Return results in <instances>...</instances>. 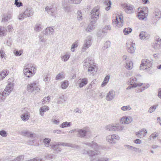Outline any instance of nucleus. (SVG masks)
Listing matches in <instances>:
<instances>
[{
  "mask_svg": "<svg viewBox=\"0 0 161 161\" xmlns=\"http://www.w3.org/2000/svg\"><path fill=\"white\" fill-rule=\"evenodd\" d=\"M84 144L94 149V150H86L84 149L82 151V154L84 155L87 154L89 157L90 160L91 159H93L94 156L101 154V152L99 150L101 149L102 147L94 141L90 142H85L84 143Z\"/></svg>",
  "mask_w": 161,
  "mask_h": 161,
  "instance_id": "nucleus-1",
  "label": "nucleus"
},
{
  "mask_svg": "<svg viewBox=\"0 0 161 161\" xmlns=\"http://www.w3.org/2000/svg\"><path fill=\"white\" fill-rule=\"evenodd\" d=\"M83 66L86 67L89 74L94 75L97 70L96 64L92 61H85L83 63Z\"/></svg>",
  "mask_w": 161,
  "mask_h": 161,
  "instance_id": "nucleus-2",
  "label": "nucleus"
},
{
  "mask_svg": "<svg viewBox=\"0 0 161 161\" xmlns=\"http://www.w3.org/2000/svg\"><path fill=\"white\" fill-rule=\"evenodd\" d=\"M99 8L98 7H94L91 12L90 14V22L92 24H95L99 19Z\"/></svg>",
  "mask_w": 161,
  "mask_h": 161,
  "instance_id": "nucleus-3",
  "label": "nucleus"
},
{
  "mask_svg": "<svg viewBox=\"0 0 161 161\" xmlns=\"http://www.w3.org/2000/svg\"><path fill=\"white\" fill-rule=\"evenodd\" d=\"M34 13L33 9L31 7H27L24 12L20 14L18 16V19L20 20H21L23 19L24 18H27L32 16Z\"/></svg>",
  "mask_w": 161,
  "mask_h": 161,
  "instance_id": "nucleus-4",
  "label": "nucleus"
},
{
  "mask_svg": "<svg viewBox=\"0 0 161 161\" xmlns=\"http://www.w3.org/2000/svg\"><path fill=\"white\" fill-rule=\"evenodd\" d=\"M13 86L11 83L8 84L2 93H0V102L3 101L5 97L9 95L13 90Z\"/></svg>",
  "mask_w": 161,
  "mask_h": 161,
  "instance_id": "nucleus-5",
  "label": "nucleus"
},
{
  "mask_svg": "<svg viewBox=\"0 0 161 161\" xmlns=\"http://www.w3.org/2000/svg\"><path fill=\"white\" fill-rule=\"evenodd\" d=\"M38 86V84L36 81L27 85V91L29 92H33L35 93L39 92L40 91V89Z\"/></svg>",
  "mask_w": 161,
  "mask_h": 161,
  "instance_id": "nucleus-6",
  "label": "nucleus"
},
{
  "mask_svg": "<svg viewBox=\"0 0 161 161\" xmlns=\"http://www.w3.org/2000/svg\"><path fill=\"white\" fill-rule=\"evenodd\" d=\"M151 62L147 59L142 60L141 64L140 66L141 70H146L147 71H149L151 68Z\"/></svg>",
  "mask_w": 161,
  "mask_h": 161,
  "instance_id": "nucleus-7",
  "label": "nucleus"
},
{
  "mask_svg": "<svg viewBox=\"0 0 161 161\" xmlns=\"http://www.w3.org/2000/svg\"><path fill=\"white\" fill-rule=\"evenodd\" d=\"M25 66L23 69V72L26 77L30 78L35 73V67L33 66H31L30 68L26 67Z\"/></svg>",
  "mask_w": 161,
  "mask_h": 161,
  "instance_id": "nucleus-8",
  "label": "nucleus"
},
{
  "mask_svg": "<svg viewBox=\"0 0 161 161\" xmlns=\"http://www.w3.org/2000/svg\"><path fill=\"white\" fill-rule=\"evenodd\" d=\"M126 13L128 14H131L134 13L135 10L134 6L130 4L125 3L122 5Z\"/></svg>",
  "mask_w": 161,
  "mask_h": 161,
  "instance_id": "nucleus-9",
  "label": "nucleus"
},
{
  "mask_svg": "<svg viewBox=\"0 0 161 161\" xmlns=\"http://www.w3.org/2000/svg\"><path fill=\"white\" fill-rule=\"evenodd\" d=\"M120 21H119L118 19V18L117 16L115 17V19H114V20H113V23L114 25H115L117 27L120 28L123 25V17L120 16L119 17Z\"/></svg>",
  "mask_w": 161,
  "mask_h": 161,
  "instance_id": "nucleus-10",
  "label": "nucleus"
},
{
  "mask_svg": "<svg viewBox=\"0 0 161 161\" xmlns=\"http://www.w3.org/2000/svg\"><path fill=\"white\" fill-rule=\"evenodd\" d=\"M130 82L129 83V85L131 86H133L134 88L138 86H140L143 85V83H137V79L135 77H132L130 79Z\"/></svg>",
  "mask_w": 161,
  "mask_h": 161,
  "instance_id": "nucleus-11",
  "label": "nucleus"
},
{
  "mask_svg": "<svg viewBox=\"0 0 161 161\" xmlns=\"http://www.w3.org/2000/svg\"><path fill=\"white\" fill-rule=\"evenodd\" d=\"M88 130H85L83 129H77V132L78 133L77 136L78 137L81 138H84L86 136V134L89 132Z\"/></svg>",
  "mask_w": 161,
  "mask_h": 161,
  "instance_id": "nucleus-12",
  "label": "nucleus"
},
{
  "mask_svg": "<svg viewBox=\"0 0 161 161\" xmlns=\"http://www.w3.org/2000/svg\"><path fill=\"white\" fill-rule=\"evenodd\" d=\"M91 40L92 38L90 36H88L87 37L85 41L83 47H82L83 51L85 50L90 47L92 43Z\"/></svg>",
  "mask_w": 161,
  "mask_h": 161,
  "instance_id": "nucleus-13",
  "label": "nucleus"
},
{
  "mask_svg": "<svg viewBox=\"0 0 161 161\" xmlns=\"http://www.w3.org/2000/svg\"><path fill=\"white\" fill-rule=\"evenodd\" d=\"M45 10L52 16L55 17V15L56 12V8H53L51 6H47L45 8Z\"/></svg>",
  "mask_w": 161,
  "mask_h": 161,
  "instance_id": "nucleus-14",
  "label": "nucleus"
},
{
  "mask_svg": "<svg viewBox=\"0 0 161 161\" xmlns=\"http://www.w3.org/2000/svg\"><path fill=\"white\" fill-rule=\"evenodd\" d=\"M132 120V118L130 116H125L122 118L120 122L122 124H128L131 123Z\"/></svg>",
  "mask_w": 161,
  "mask_h": 161,
  "instance_id": "nucleus-15",
  "label": "nucleus"
},
{
  "mask_svg": "<svg viewBox=\"0 0 161 161\" xmlns=\"http://www.w3.org/2000/svg\"><path fill=\"white\" fill-rule=\"evenodd\" d=\"M24 109L25 111L21 115L20 117L22 120L26 121L29 119L30 116V114L27 111H26L25 108H24Z\"/></svg>",
  "mask_w": 161,
  "mask_h": 161,
  "instance_id": "nucleus-16",
  "label": "nucleus"
},
{
  "mask_svg": "<svg viewBox=\"0 0 161 161\" xmlns=\"http://www.w3.org/2000/svg\"><path fill=\"white\" fill-rule=\"evenodd\" d=\"M60 145V142H55L54 144L51 146V148L53 149L55 152L58 153L61 151V149L59 147Z\"/></svg>",
  "mask_w": 161,
  "mask_h": 161,
  "instance_id": "nucleus-17",
  "label": "nucleus"
},
{
  "mask_svg": "<svg viewBox=\"0 0 161 161\" xmlns=\"http://www.w3.org/2000/svg\"><path fill=\"white\" fill-rule=\"evenodd\" d=\"M126 47L128 52L130 53H133L135 51V44L131 43V44H126Z\"/></svg>",
  "mask_w": 161,
  "mask_h": 161,
  "instance_id": "nucleus-18",
  "label": "nucleus"
},
{
  "mask_svg": "<svg viewBox=\"0 0 161 161\" xmlns=\"http://www.w3.org/2000/svg\"><path fill=\"white\" fill-rule=\"evenodd\" d=\"M139 36L141 40H147L149 38L150 36L147 33L144 31H142L139 34Z\"/></svg>",
  "mask_w": 161,
  "mask_h": 161,
  "instance_id": "nucleus-19",
  "label": "nucleus"
},
{
  "mask_svg": "<svg viewBox=\"0 0 161 161\" xmlns=\"http://www.w3.org/2000/svg\"><path fill=\"white\" fill-rule=\"evenodd\" d=\"M79 87L80 88L83 87L84 86L86 85L88 83V80L86 78L80 79L79 80Z\"/></svg>",
  "mask_w": 161,
  "mask_h": 161,
  "instance_id": "nucleus-20",
  "label": "nucleus"
},
{
  "mask_svg": "<svg viewBox=\"0 0 161 161\" xmlns=\"http://www.w3.org/2000/svg\"><path fill=\"white\" fill-rule=\"evenodd\" d=\"M147 133V130L144 129H143L140 130L138 132H136V135L137 137L141 138V136H145Z\"/></svg>",
  "mask_w": 161,
  "mask_h": 161,
  "instance_id": "nucleus-21",
  "label": "nucleus"
},
{
  "mask_svg": "<svg viewBox=\"0 0 161 161\" xmlns=\"http://www.w3.org/2000/svg\"><path fill=\"white\" fill-rule=\"evenodd\" d=\"M114 97V92L113 91H111L108 93L106 97V99L108 101H110Z\"/></svg>",
  "mask_w": 161,
  "mask_h": 161,
  "instance_id": "nucleus-22",
  "label": "nucleus"
},
{
  "mask_svg": "<svg viewBox=\"0 0 161 161\" xmlns=\"http://www.w3.org/2000/svg\"><path fill=\"white\" fill-rule=\"evenodd\" d=\"M8 71L7 69L3 70L0 73V80H3L8 74Z\"/></svg>",
  "mask_w": 161,
  "mask_h": 161,
  "instance_id": "nucleus-23",
  "label": "nucleus"
},
{
  "mask_svg": "<svg viewBox=\"0 0 161 161\" xmlns=\"http://www.w3.org/2000/svg\"><path fill=\"white\" fill-rule=\"evenodd\" d=\"M54 31L53 29L51 27H47L44 31V34L46 35H50L52 34Z\"/></svg>",
  "mask_w": 161,
  "mask_h": 161,
  "instance_id": "nucleus-24",
  "label": "nucleus"
},
{
  "mask_svg": "<svg viewBox=\"0 0 161 161\" xmlns=\"http://www.w3.org/2000/svg\"><path fill=\"white\" fill-rule=\"evenodd\" d=\"M161 47V39L158 38L153 45V48L155 49H159Z\"/></svg>",
  "mask_w": 161,
  "mask_h": 161,
  "instance_id": "nucleus-25",
  "label": "nucleus"
},
{
  "mask_svg": "<svg viewBox=\"0 0 161 161\" xmlns=\"http://www.w3.org/2000/svg\"><path fill=\"white\" fill-rule=\"evenodd\" d=\"M49 110V108L47 106H44L40 108L39 109L40 114L41 116H43L44 114L43 113Z\"/></svg>",
  "mask_w": 161,
  "mask_h": 161,
  "instance_id": "nucleus-26",
  "label": "nucleus"
},
{
  "mask_svg": "<svg viewBox=\"0 0 161 161\" xmlns=\"http://www.w3.org/2000/svg\"><path fill=\"white\" fill-rule=\"evenodd\" d=\"M107 141L109 142L112 144L116 143V141L114 139L113 135H109L107 136L106 137Z\"/></svg>",
  "mask_w": 161,
  "mask_h": 161,
  "instance_id": "nucleus-27",
  "label": "nucleus"
},
{
  "mask_svg": "<svg viewBox=\"0 0 161 161\" xmlns=\"http://www.w3.org/2000/svg\"><path fill=\"white\" fill-rule=\"evenodd\" d=\"M12 15L11 14L8 13L6 15L4 16L2 18V22H6L10 19L12 17Z\"/></svg>",
  "mask_w": 161,
  "mask_h": 161,
  "instance_id": "nucleus-28",
  "label": "nucleus"
},
{
  "mask_svg": "<svg viewBox=\"0 0 161 161\" xmlns=\"http://www.w3.org/2000/svg\"><path fill=\"white\" fill-rule=\"evenodd\" d=\"M145 13L144 11L142 10L138 12L137 14V17L139 19L142 20H143L145 18Z\"/></svg>",
  "mask_w": 161,
  "mask_h": 161,
  "instance_id": "nucleus-29",
  "label": "nucleus"
},
{
  "mask_svg": "<svg viewBox=\"0 0 161 161\" xmlns=\"http://www.w3.org/2000/svg\"><path fill=\"white\" fill-rule=\"evenodd\" d=\"M71 125V122L65 121L61 124L60 125V127L62 128L68 127H70Z\"/></svg>",
  "mask_w": 161,
  "mask_h": 161,
  "instance_id": "nucleus-30",
  "label": "nucleus"
},
{
  "mask_svg": "<svg viewBox=\"0 0 161 161\" xmlns=\"http://www.w3.org/2000/svg\"><path fill=\"white\" fill-rule=\"evenodd\" d=\"M105 5L107 6L105 8L106 11H108L110 9L111 6V2L110 0H105L104 2Z\"/></svg>",
  "mask_w": 161,
  "mask_h": 161,
  "instance_id": "nucleus-31",
  "label": "nucleus"
},
{
  "mask_svg": "<svg viewBox=\"0 0 161 161\" xmlns=\"http://www.w3.org/2000/svg\"><path fill=\"white\" fill-rule=\"evenodd\" d=\"M94 24H92L90 22V24L88 25L87 28L86 29V31L87 32H90L94 28V25H93Z\"/></svg>",
  "mask_w": 161,
  "mask_h": 161,
  "instance_id": "nucleus-32",
  "label": "nucleus"
},
{
  "mask_svg": "<svg viewBox=\"0 0 161 161\" xmlns=\"http://www.w3.org/2000/svg\"><path fill=\"white\" fill-rule=\"evenodd\" d=\"M66 100V98L64 95H62L58 98L57 103L61 104L65 101Z\"/></svg>",
  "mask_w": 161,
  "mask_h": 161,
  "instance_id": "nucleus-33",
  "label": "nucleus"
},
{
  "mask_svg": "<svg viewBox=\"0 0 161 161\" xmlns=\"http://www.w3.org/2000/svg\"><path fill=\"white\" fill-rule=\"evenodd\" d=\"M69 85V81L67 80H64L61 85V87L63 89H65L67 88Z\"/></svg>",
  "mask_w": 161,
  "mask_h": 161,
  "instance_id": "nucleus-34",
  "label": "nucleus"
},
{
  "mask_svg": "<svg viewBox=\"0 0 161 161\" xmlns=\"http://www.w3.org/2000/svg\"><path fill=\"white\" fill-rule=\"evenodd\" d=\"M105 129L106 130H107L110 131H114V125H110L106 126Z\"/></svg>",
  "mask_w": 161,
  "mask_h": 161,
  "instance_id": "nucleus-35",
  "label": "nucleus"
},
{
  "mask_svg": "<svg viewBox=\"0 0 161 161\" xmlns=\"http://www.w3.org/2000/svg\"><path fill=\"white\" fill-rule=\"evenodd\" d=\"M114 131H121L122 130L124 129V127L119 125H117L114 126Z\"/></svg>",
  "mask_w": 161,
  "mask_h": 161,
  "instance_id": "nucleus-36",
  "label": "nucleus"
},
{
  "mask_svg": "<svg viewBox=\"0 0 161 161\" xmlns=\"http://www.w3.org/2000/svg\"><path fill=\"white\" fill-rule=\"evenodd\" d=\"M51 140L50 139L48 138H45L43 139V142L44 143L45 145L47 147L49 146V144L51 142Z\"/></svg>",
  "mask_w": 161,
  "mask_h": 161,
  "instance_id": "nucleus-37",
  "label": "nucleus"
},
{
  "mask_svg": "<svg viewBox=\"0 0 161 161\" xmlns=\"http://www.w3.org/2000/svg\"><path fill=\"white\" fill-rule=\"evenodd\" d=\"M133 63L130 61L126 63L125 68L128 69H130L132 68Z\"/></svg>",
  "mask_w": 161,
  "mask_h": 161,
  "instance_id": "nucleus-38",
  "label": "nucleus"
},
{
  "mask_svg": "<svg viewBox=\"0 0 161 161\" xmlns=\"http://www.w3.org/2000/svg\"><path fill=\"white\" fill-rule=\"evenodd\" d=\"M111 27L109 25H105L103 29V33H106L108 30H111Z\"/></svg>",
  "mask_w": 161,
  "mask_h": 161,
  "instance_id": "nucleus-39",
  "label": "nucleus"
},
{
  "mask_svg": "<svg viewBox=\"0 0 161 161\" xmlns=\"http://www.w3.org/2000/svg\"><path fill=\"white\" fill-rule=\"evenodd\" d=\"M132 31V29L131 28H128L124 29L123 32L125 35H126L130 33Z\"/></svg>",
  "mask_w": 161,
  "mask_h": 161,
  "instance_id": "nucleus-40",
  "label": "nucleus"
},
{
  "mask_svg": "<svg viewBox=\"0 0 161 161\" xmlns=\"http://www.w3.org/2000/svg\"><path fill=\"white\" fill-rule=\"evenodd\" d=\"M161 13L160 11L158 9L155 10L154 12V14L156 17H157L156 19L158 18L159 19L161 17Z\"/></svg>",
  "mask_w": 161,
  "mask_h": 161,
  "instance_id": "nucleus-41",
  "label": "nucleus"
},
{
  "mask_svg": "<svg viewBox=\"0 0 161 161\" xmlns=\"http://www.w3.org/2000/svg\"><path fill=\"white\" fill-rule=\"evenodd\" d=\"M64 75L63 72H61L58 74L56 77L55 80H58L61 79L62 78H64Z\"/></svg>",
  "mask_w": 161,
  "mask_h": 161,
  "instance_id": "nucleus-42",
  "label": "nucleus"
},
{
  "mask_svg": "<svg viewBox=\"0 0 161 161\" xmlns=\"http://www.w3.org/2000/svg\"><path fill=\"white\" fill-rule=\"evenodd\" d=\"M81 1L82 0H68V2L71 3L78 4L80 3Z\"/></svg>",
  "mask_w": 161,
  "mask_h": 161,
  "instance_id": "nucleus-43",
  "label": "nucleus"
},
{
  "mask_svg": "<svg viewBox=\"0 0 161 161\" xmlns=\"http://www.w3.org/2000/svg\"><path fill=\"white\" fill-rule=\"evenodd\" d=\"M41 28V25L39 24H36L34 28V30L36 32H39Z\"/></svg>",
  "mask_w": 161,
  "mask_h": 161,
  "instance_id": "nucleus-44",
  "label": "nucleus"
},
{
  "mask_svg": "<svg viewBox=\"0 0 161 161\" xmlns=\"http://www.w3.org/2000/svg\"><path fill=\"white\" fill-rule=\"evenodd\" d=\"M157 106L156 105H154L151 106L148 110V112L151 113L154 112L156 109Z\"/></svg>",
  "mask_w": 161,
  "mask_h": 161,
  "instance_id": "nucleus-45",
  "label": "nucleus"
},
{
  "mask_svg": "<svg viewBox=\"0 0 161 161\" xmlns=\"http://www.w3.org/2000/svg\"><path fill=\"white\" fill-rule=\"evenodd\" d=\"M121 109L124 111H129L131 109V108L130 106H124L121 107Z\"/></svg>",
  "mask_w": 161,
  "mask_h": 161,
  "instance_id": "nucleus-46",
  "label": "nucleus"
},
{
  "mask_svg": "<svg viewBox=\"0 0 161 161\" xmlns=\"http://www.w3.org/2000/svg\"><path fill=\"white\" fill-rule=\"evenodd\" d=\"M78 46V43L77 42H75L72 45L71 50L72 52H74L75 51V48Z\"/></svg>",
  "mask_w": 161,
  "mask_h": 161,
  "instance_id": "nucleus-47",
  "label": "nucleus"
},
{
  "mask_svg": "<svg viewBox=\"0 0 161 161\" xmlns=\"http://www.w3.org/2000/svg\"><path fill=\"white\" fill-rule=\"evenodd\" d=\"M158 136V133H154L151 135L149 136V139L151 140L152 138L155 139L156 137H157Z\"/></svg>",
  "mask_w": 161,
  "mask_h": 161,
  "instance_id": "nucleus-48",
  "label": "nucleus"
},
{
  "mask_svg": "<svg viewBox=\"0 0 161 161\" xmlns=\"http://www.w3.org/2000/svg\"><path fill=\"white\" fill-rule=\"evenodd\" d=\"M14 4L17 7H20L23 6V3L21 2H18V0H15L14 2Z\"/></svg>",
  "mask_w": 161,
  "mask_h": 161,
  "instance_id": "nucleus-49",
  "label": "nucleus"
},
{
  "mask_svg": "<svg viewBox=\"0 0 161 161\" xmlns=\"http://www.w3.org/2000/svg\"><path fill=\"white\" fill-rule=\"evenodd\" d=\"M143 86L140 89V92H142L146 89H147L149 86V85L148 84H143Z\"/></svg>",
  "mask_w": 161,
  "mask_h": 161,
  "instance_id": "nucleus-50",
  "label": "nucleus"
},
{
  "mask_svg": "<svg viewBox=\"0 0 161 161\" xmlns=\"http://www.w3.org/2000/svg\"><path fill=\"white\" fill-rule=\"evenodd\" d=\"M14 53L16 56H20L22 54V51H18L16 50H15L14 51Z\"/></svg>",
  "mask_w": 161,
  "mask_h": 161,
  "instance_id": "nucleus-51",
  "label": "nucleus"
},
{
  "mask_svg": "<svg viewBox=\"0 0 161 161\" xmlns=\"http://www.w3.org/2000/svg\"><path fill=\"white\" fill-rule=\"evenodd\" d=\"M70 57V55L69 54L65 55L63 56L62 57V60L64 62L67 61Z\"/></svg>",
  "mask_w": 161,
  "mask_h": 161,
  "instance_id": "nucleus-52",
  "label": "nucleus"
},
{
  "mask_svg": "<svg viewBox=\"0 0 161 161\" xmlns=\"http://www.w3.org/2000/svg\"><path fill=\"white\" fill-rule=\"evenodd\" d=\"M77 18L79 20L82 19V12L80 10H79L77 12Z\"/></svg>",
  "mask_w": 161,
  "mask_h": 161,
  "instance_id": "nucleus-53",
  "label": "nucleus"
},
{
  "mask_svg": "<svg viewBox=\"0 0 161 161\" xmlns=\"http://www.w3.org/2000/svg\"><path fill=\"white\" fill-rule=\"evenodd\" d=\"M0 135L1 136L5 137L7 136V133L6 131L3 130L0 131Z\"/></svg>",
  "mask_w": 161,
  "mask_h": 161,
  "instance_id": "nucleus-54",
  "label": "nucleus"
},
{
  "mask_svg": "<svg viewBox=\"0 0 161 161\" xmlns=\"http://www.w3.org/2000/svg\"><path fill=\"white\" fill-rule=\"evenodd\" d=\"M5 29L4 27L0 26V35L3 36L5 33Z\"/></svg>",
  "mask_w": 161,
  "mask_h": 161,
  "instance_id": "nucleus-55",
  "label": "nucleus"
},
{
  "mask_svg": "<svg viewBox=\"0 0 161 161\" xmlns=\"http://www.w3.org/2000/svg\"><path fill=\"white\" fill-rule=\"evenodd\" d=\"M110 46V42L109 41H107L105 43L104 45V48L106 49L108 47H109Z\"/></svg>",
  "mask_w": 161,
  "mask_h": 161,
  "instance_id": "nucleus-56",
  "label": "nucleus"
},
{
  "mask_svg": "<svg viewBox=\"0 0 161 161\" xmlns=\"http://www.w3.org/2000/svg\"><path fill=\"white\" fill-rule=\"evenodd\" d=\"M40 41L42 42H44L46 41V39L44 38V36L41 35L39 36Z\"/></svg>",
  "mask_w": 161,
  "mask_h": 161,
  "instance_id": "nucleus-57",
  "label": "nucleus"
},
{
  "mask_svg": "<svg viewBox=\"0 0 161 161\" xmlns=\"http://www.w3.org/2000/svg\"><path fill=\"white\" fill-rule=\"evenodd\" d=\"M68 147L76 148H79V146L78 145H76L75 144L70 143H68Z\"/></svg>",
  "mask_w": 161,
  "mask_h": 161,
  "instance_id": "nucleus-58",
  "label": "nucleus"
},
{
  "mask_svg": "<svg viewBox=\"0 0 161 161\" xmlns=\"http://www.w3.org/2000/svg\"><path fill=\"white\" fill-rule=\"evenodd\" d=\"M132 150L138 153H140L142 151L140 149L136 148L133 147Z\"/></svg>",
  "mask_w": 161,
  "mask_h": 161,
  "instance_id": "nucleus-59",
  "label": "nucleus"
},
{
  "mask_svg": "<svg viewBox=\"0 0 161 161\" xmlns=\"http://www.w3.org/2000/svg\"><path fill=\"white\" fill-rule=\"evenodd\" d=\"M5 55V52L3 50H0V56L1 58H4Z\"/></svg>",
  "mask_w": 161,
  "mask_h": 161,
  "instance_id": "nucleus-60",
  "label": "nucleus"
},
{
  "mask_svg": "<svg viewBox=\"0 0 161 161\" xmlns=\"http://www.w3.org/2000/svg\"><path fill=\"white\" fill-rule=\"evenodd\" d=\"M22 135L24 136H28V135L29 134V132L27 131H24L21 132Z\"/></svg>",
  "mask_w": 161,
  "mask_h": 161,
  "instance_id": "nucleus-61",
  "label": "nucleus"
},
{
  "mask_svg": "<svg viewBox=\"0 0 161 161\" xmlns=\"http://www.w3.org/2000/svg\"><path fill=\"white\" fill-rule=\"evenodd\" d=\"M102 33H103V30L102 31H99L97 32V36L98 37H102L103 36H102Z\"/></svg>",
  "mask_w": 161,
  "mask_h": 161,
  "instance_id": "nucleus-62",
  "label": "nucleus"
},
{
  "mask_svg": "<svg viewBox=\"0 0 161 161\" xmlns=\"http://www.w3.org/2000/svg\"><path fill=\"white\" fill-rule=\"evenodd\" d=\"M64 10L66 12H69L70 11V7L66 6L64 7Z\"/></svg>",
  "mask_w": 161,
  "mask_h": 161,
  "instance_id": "nucleus-63",
  "label": "nucleus"
},
{
  "mask_svg": "<svg viewBox=\"0 0 161 161\" xmlns=\"http://www.w3.org/2000/svg\"><path fill=\"white\" fill-rule=\"evenodd\" d=\"M110 75H107L104 78V81L108 83Z\"/></svg>",
  "mask_w": 161,
  "mask_h": 161,
  "instance_id": "nucleus-64",
  "label": "nucleus"
}]
</instances>
